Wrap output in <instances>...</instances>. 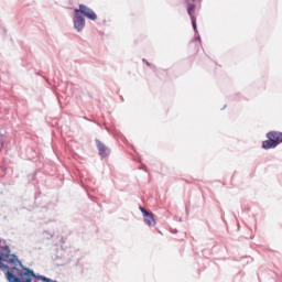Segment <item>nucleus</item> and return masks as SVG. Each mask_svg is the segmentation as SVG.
Listing matches in <instances>:
<instances>
[{
    "instance_id": "obj_1",
    "label": "nucleus",
    "mask_w": 282,
    "mask_h": 282,
    "mask_svg": "<svg viewBox=\"0 0 282 282\" xmlns=\"http://www.w3.org/2000/svg\"><path fill=\"white\" fill-rule=\"evenodd\" d=\"M78 10V14H84L86 19H90V21H96L98 19V15L94 12V10L89 9V7L85 4H80Z\"/></svg>"
},
{
    "instance_id": "obj_2",
    "label": "nucleus",
    "mask_w": 282,
    "mask_h": 282,
    "mask_svg": "<svg viewBox=\"0 0 282 282\" xmlns=\"http://www.w3.org/2000/svg\"><path fill=\"white\" fill-rule=\"evenodd\" d=\"M74 12V28L77 32H83L85 29V18L78 14V9H75Z\"/></svg>"
},
{
    "instance_id": "obj_3",
    "label": "nucleus",
    "mask_w": 282,
    "mask_h": 282,
    "mask_svg": "<svg viewBox=\"0 0 282 282\" xmlns=\"http://www.w3.org/2000/svg\"><path fill=\"white\" fill-rule=\"evenodd\" d=\"M187 14H188L189 18H191L192 25H193L195 32H197V18L195 17V4H191V6L187 8Z\"/></svg>"
},
{
    "instance_id": "obj_4",
    "label": "nucleus",
    "mask_w": 282,
    "mask_h": 282,
    "mask_svg": "<svg viewBox=\"0 0 282 282\" xmlns=\"http://www.w3.org/2000/svg\"><path fill=\"white\" fill-rule=\"evenodd\" d=\"M268 140H273L276 143V147L282 142V132L271 131L267 133Z\"/></svg>"
},
{
    "instance_id": "obj_5",
    "label": "nucleus",
    "mask_w": 282,
    "mask_h": 282,
    "mask_svg": "<svg viewBox=\"0 0 282 282\" xmlns=\"http://www.w3.org/2000/svg\"><path fill=\"white\" fill-rule=\"evenodd\" d=\"M97 149H98L99 154L101 155V158H107L109 155V149L102 142L97 141Z\"/></svg>"
},
{
    "instance_id": "obj_6",
    "label": "nucleus",
    "mask_w": 282,
    "mask_h": 282,
    "mask_svg": "<svg viewBox=\"0 0 282 282\" xmlns=\"http://www.w3.org/2000/svg\"><path fill=\"white\" fill-rule=\"evenodd\" d=\"M262 149H276V142H274L272 139H268L262 142Z\"/></svg>"
},
{
    "instance_id": "obj_7",
    "label": "nucleus",
    "mask_w": 282,
    "mask_h": 282,
    "mask_svg": "<svg viewBox=\"0 0 282 282\" xmlns=\"http://www.w3.org/2000/svg\"><path fill=\"white\" fill-rule=\"evenodd\" d=\"M144 223L148 226H155V218L153 217V213H148L144 215Z\"/></svg>"
},
{
    "instance_id": "obj_8",
    "label": "nucleus",
    "mask_w": 282,
    "mask_h": 282,
    "mask_svg": "<svg viewBox=\"0 0 282 282\" xmlns=\"http://www.w3.org/2000/svg\"><path fill=\"white\" fill-rule=\"evenodd\" d=\"M139 210H141V213L143 215H147L149 212H147V209L144 207H139Z\"/></svg>"
}]
</instances>
